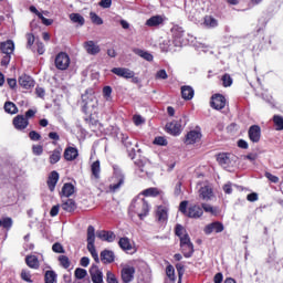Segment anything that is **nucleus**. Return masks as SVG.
I'll return each instance as SVG.
<instances>
[{
	"label": "nucleus",
	"instance_id": "nucleus-1",
	"mask_svg": "<svg viewBox=\"0 0 283 283\" xmlns=\"http://www.w3.org/2000/svg\"><path fill=\"white\" fill-rule=\"evenodd\" d=\"M129 212L136 213L140 220H144L149 216V202L143 198V195H139L132 201Z\"/></svg>",
	"mask_w": 283,
	"mask_h": 283
},
{
	"label": "nucleus",
	"instance_id": "nucleus-2",
	"mask_svg": "<svg viewBox=\"0 0 283 283\" xmlns=\"http://www.w3.org/2000/svg\"><path fill=\"white\" fill-rule=\"evenodd\" d=\"M82 101H83V112H85V114H90V112H92V109H96V107L98 106V101L96 99V97H94V95H82Z\"/></svg>",
	"mask_w": 283,
	"mask_h": 283
},
{
	"label": "nucleus",
	"instance_id": "nucleus-3",
	"mask_svg": "<svg viewBox=\"0 0 283 283\" xmlns=\"http://www.w3.org/2000/svg\"><path fill=\"white\" fill-rule=\"evenodd\" d=\"M125 185V175L120 171H115L113 182L109 185L111 191L116 193Z\"/></svg>",
	"mask_w": 283,
	"mask_h": 283
},
{
	"label": "nucleus",
	"instance_id": "nucleus-4",
	"mask_svg": "<svg viewBox=\"0 0 283 283\" xmlns=\"http://www.w3.org/2000/svg\"><path fill=\"white\" fill-rule=\"evenodd\" d=\"M233 156L227 153H221L217 157V161L223 169H229V167H233L235 165V160H233Z\"/></svg>",
	"mask_w": 283,
	"mask_h": 283
},
{
	"label": "nucleus",
	"instance_id": "nucleus-5",
	"mask_svg": "<svg viewBox=\"0 0 283 283\" xmlns=\"http://www.w3.org/2000/svg\"><path fill=\"white\" fill-rule=\"evenodd\" d=\"M55 67L57 70H67L70 67V55L65 52H61L55 57Z\"/></svg>",
	"mask_w": 283,
	"mask_h": 283
},
{
	"label": "nucleus",
	"instance_id": "nucleus-6",
	"mask_svg": "<svg viewBox=\"0 0 283 283\" xmlns=\"http://www.w3.org/2000/svg\"><path fill=\"white\" fill-rule=\"evenodd\" d=\"M136 275V268L132 265H124L122 269V280L124 283L134 282Z\"/></svg>",
	"mask_w": 283,
	"mask_h": 283
},
{
	"label": "nucleus",
	"instance_id": "nucleus-7",
	"mask_svg": "<svg viewBox=\"0 0 283 283\" xmlns=\"http://www.w3.org/2000/svg\"><path fill=\"white\" fill-rule=\"evenodd\" d=\"M202 139V133L199 128L190 130L186 135L185 144L186 145H196L199 140Z\"/></svg>",
	"mask_w": 283,
	"mask_h": 283
},
{
	"label": "nucleus",
	"instance_id": "nucleus-8",
	"mask_svg": "<svg viewBox=\"0 0 283 283\" xmlns=\"http://www.w3.org/2000/svg\"><path fill=\"white\" fill-rule=\"evenodd\" d=\"M210 105L213 109L217 111L224 109V107L227 106V98H224L223 95L217 94L212 96Z\"/></svg>",
	"mask_w": 283,
	"mask_h": 283
},
{
	"label": "nucleus",
	"instance_id": "nucleus-9",
	"mask_svg": "<svg viewBox=\"0 0 283 283\" xmlns=\"http://www.w3.org/2000/svg\"><path fill=\"white\" fill-rule=\"evenodd\" d=\"M111 72L116 76H120V78H134L136 76V73L127 67H114Z\"/></svg>",
	"mask_w": 283,
	"mask_h": 283
},
{
	"label": "nucleus",
	"instance_id": "nucleus-10",
	"mask_svg": "<svg viewBox=\"0 0 283 283\" xmlns=\"http://www.w3.org/2000/svg\"><path fill=\"white\" fill-rule=\"evenodd\" d=\"M222 231H224V224H222V222L216 221L212 222L208 226H206L205 228V233L207 235L211 234V233H222Z\"/></svg>",
	"mask_w": 283,
	"mask_h": 283
},
{
	"label": "nucleus",
	"instance_id": "nucleus-11",
	"mask_svg": "<svg viewBox=\"0 0 283 283\" xmlns=\"http://www.w3.org/2000/svg\"><path fill=\"white\" fill-rule=\"evenodd\" d=\"M90 275L93 283H105V281H103V271H101L98 266L92 265Z\"/></svg>",
	"mask_w": 283,
	"mask_h": 283
},
{
	"label": "nucleus",
	"instance_id": "nucleus-12",
	"mask_svg": "<svg viewBox=\"0 0 283 283\" xmlns=\"http://www.w3.org/2000/svg\"><path fill=\"white\" fill-rule=\"evenodd\" d=\"M95 235L102 242H114L116 240V234L112 231L98 230Z\"/></svg>",
	"mask_w": 283,
	"mask_h": 283
},
{
	"label": "nucleus",
	"instance_id": "nucleus-13",
	"mask_svg": "<svg viewBox=\"0 0 283 283\" xmlns=\"http://www.w3.org/2000/svg\"><path fill=\"white\" fill-rule=\"evenodd\" d=\"M168 134L172 136H178L182 132V125L178 120L170 122L166 125Z\"/></svg>",
	"mask_w": 283,
	"mask_h": 283
},
{
	"label": "nucleus",
	"instance_id": "nucleus-14",
	"mask_svg": "<svg viewBox=\"0 0 283 283\" xmlns=\"http://www.w3.org/2000/svg\"><path fill=\"white\" fill-rule=\"evenodd\" d=\"M18 83L21 87H23V90H32V87H34V80L27 74L21 75Z\"/></svg>",
	"mask_w": 283,
	"mask_h": 283
},
{
	"label": "nucleus",
	"instance_id": "nucleus-15",
	"mask_svg": "<svg viewBox=\"0 0 283 283\" xmlns=\"http://www.w3.org/2000/svg\"><path fill=\"white\" fill-rule=\"evenodd\" d=\"M28 125H30V122H28V118H25L23 115H18L13 118V126L20 132L25 129Z\"/></svg>",
	"mask_w": 283,
	"mask_h": 283
},
{
	"label": "nucleus",
	"instance_id": "nucleus-16",
	"mask_svg": "<svg viewBox=\"0 0 283 283\" xmlns=\"http://www.w3.org/2000/svg\"><path fill=\"white\" fill-rule=\"evenodd\" d=\"M168 213H169L168 206H159L156 212L158 222H167V219L169 218Z\"/></svg>",
	"mask_w": 283,
	"mask_h": 283
},
{
	"label": "nucleus",
	"instance_id": "nucleus-17",
	"mask_svg": "<svg viewBox=\"0 0 283 283\" xmlns=\"http://www.w3.org/2000/svg\"><path fill=\"white\" fill-rule=\"evenodd\" d=\"M202 213H205V211L202 210V208L200 206H190L188 208V212H187V217L188 218H202Z\"/></svg>",
	"mask_w": 283,
	"mask_h": 283
},
{
	"label": "nucleus",
	"instance_id": "nucleus-18",
	"mask_svg": "<svg viewBox=\"0 0 283 283\" xmlns=\"http://www.w3.org/2000/svg\"><path fill=\"white\" fill-rule=\"evenodd\" d=\"M84 50H86L87 54L94 56L101 52V46H98V44H96L94 41H87L84 43Z\"/></svg>",
	"mask_w": 283,
	"mask_h": 283
},
{
	"label": "nucleus",
	"instance_id": "nucleus-19",
	"mask_svg": "<svg viewBox=\"0 0 283 283\" xmlns=\"http://www.w3.org/2000/svg\"><path fill=\"white\" fill-rule=\"evenodd\" d=\"M261 129L260 126L253 125L249 129V138L252 143H260Z\"/></svg>",
	"mask_w": 283,
	"mask_h": 283
},
{
	"label": "nucleus",
	"instance_id": "nucleus-20",
	"mask_svg": "<svg viewBox=\"0 0 283 283\" xmlns=\"http://www.w3.org/2000/svg\"><path fill=\"white\" fill-rule=\"evenodd\" d=\"M163 23H165V18L163 15H153L146 21L148 28H158V25H163Z\"/></svg>",
	"mask_w": 283,
	"mask_h": 283
},
{
	"label": "nucleus",
	"instance_id": "nucleus-21",
	"mask_svg": "<svg viewBox=\"0 0 283 283\" xmlns=\"http://www.w3.org/2000/svg\"><path fill=\"white\" fill-rule=\"evenodd\" d=\"M59 182V172L56 170H53L48 178L46 185L50 189V191H54L56 188V184Z\"/></svg>",
	"mask_w": 283,
	"mask_h": 283
},
{
	"label": "nucleus",
	"instance_id": "nucleus-22",
	"mask_svg": "<svg viewBox=\"0 0 283 283\" xmlns=\"http://www.w3.org/2000/svg\"><path fill=\"white\" fill-rule=\"evenodd\" d=\"M0 50L3 54H13L14 52V42L12 40H8L6 42H1Z\"/></svg>",
	"mask_w": 283,
	"mask_h": 283
},
{
	"label": "nucleus",
	"instance_id": "nucleus-23",
	"mask_svg": "<svg viewBox=\"0 0 283 283\" xmlns=\"http://www.w3.org/2000/svg\"><path fill=\"white\" fill-rule=\"evenodd\" d=\"M96 240V230L94 226L87 228V249H94V242Z\"/></svg>",
	"mask_w": 283,
	"mask_h": 283
},
{
	"label": "nucleus",
	"instance_id": "nucleus-24",
	"mask_svg": "<svg viewBox=\"0 0 283 283\" xmlns=\"http://www.w3.org/2000/svg\"><path fill=\"white\" fill-rule=\"evenodd\" d=\"M64 158L65 160H76V158H78V149L74 147H67L64 150Z\"/></svg>",
	"mask_w": 283,
	"mask_h": 283
},
{
	"label": "nucleus",
	"instance_id": "nucleus-25",
	"mask_svg": "<svg viewBox=\"0 0 283 283\" xmlns=\"http://www.w3.org/2000/svg\"><path fill=\"white\" fill-rule=\"evenodd\" d=\"M114 258V252H112V250H104L101 253V260L104 264H112Z\"/></svg>",
	"mask_w": 283,
	"mask_h": 283
},
{
	"label": "nucleus",
	"instance_id": "nucleus-26",
	"mask_svg": "<svg viewBox=\"0 0 283 283\" xmlns=\"http://www.w3.org/2000/svg\"><path fill=\"white\" fill-rule=\"evenodd\" d=\"M199 196L201 200H209L210 198H213V190L209 186H205L199 190Z\"/></svg>",
	"mask_w": 283,
	"mask_h": 283
},
{
	"label": "nucleus",
	"instance_id": "nucleus-27",
	"mask_svg": "<svg viewBox=\"0 0 283 283\" xmlns=\"http://www.w3.org/2000/svg\"><path fill=\"white\" fill-rule=\"evenodd\" d=\"M193 87L191 86H182L181 87V96L185 101H191V98H193Z\"/></svg>",
	"mask_w": 283,
	"mask_h": 283
},
{
	"label": "nucleus",
	"instance_id": "nucleus-28",
	"mask_svg": "<svg viewBox=\"0 0 283 283\" xmlns=\"http://www.w3.org/2000/svg\"><path fill=\"white\" fill-rule=\"evenodd\" d=\"M202 25H205V28H208V29L218 28V20L211 15H206L203 18Z\"/></svg>",
	"mask_w": 283,
	"mask_h": 283
},
{
	"label": "nucleus",
	"instance_id": "nucleus-29",
	"mask_svg": "<svg viewBox=\"0 0 283 283\" xmlns=\"http://www.w3.org/2000/svg\"><path fill=\"white\" fill-rule=\"evenodd\" d=\"M74 185L64 184V186L62 187L61 196H63L64 198H70V196H74Z\"/></svg>",
	"mask_w": 283,
	"mask_h": 283
},
{
	"label": "nucleus",
	"instance_id": "nucleus-30",
	"mask_svg": "<svg viewBox=\"0 0 283 283\" xmlns=\"http://www.w3.org/2000/svg\"><path fill=\"white\" fill-rule=\"evenodd\" d=\"M171 34L176 41H180V39L185 36V29H182L180 25H174L171 28Z\"/></svg>",
	"mask_w": 283,
	"mask_h": 283
},
{
	"label": "nucleus",
	"instance_id": "nucleus-31",
	"mask_svg": "<svg viewBox=\"0 0 283 283\" xmlns=\"http://www.w3.org/2000/svg\"><path fill=\"white\" fill-rule=\"evenodd\" d=\"M62 209L69 213H72V211L76 210V201L73 199H67L62 203Z\"/></svg>",
	"mask_w": 283,
	"mask_h": 283
},
{
	"label": "nucleus",
	"instance_id": "nucleus-32",
	"mask_svg": "<svg viewBox=\"0 0 283 283\" xmlns=\"http://www.w3.org/2000/svg\"><path fill=\"white\" fill-rule=\"evenodd\" d=\"M134 54H137V56H140L142 59H145V61H154V55L151 53L144 51L142 49H134Z\"/></svg>",
	"mask_w": 283,
	"mask_h": 283
},
{
	"label": "nucleus",
	"instance_id": "nucleus-33",
	"mask_svg": "<svg viewBox=\"0 0 283 283\" xmlns=\"http://www.w3.org/2000/svg\"><path fill=\"white\" fill-rule=\"evenodd\" d=\"M25 263L30 269H39V259L34 255L27 256Z\"/></svg>",
	"mask_w": 283,
	"mask_h": 283
},
{
	"label": "nucleus",
	"instance_id": "nucleus-34",
	"mask_svg": "<svg viewBox=\"0 0 283 283\" xmlns=\"http://www.w3.org/2000/svg\"><path fill=\"white\" fill-rule=\"evenodd\" d=\"M63 151V149L57 148L55 150L52 151L51 156H50V164L51 165H56V163H59V160H61V153Z\"/></svg>",
	"mask_w": 283,
	"mask_h": 283
},
{
	"label": "nucleus",
	"instance_id": "nucleus-35",
	"mask_svg": "<svg viewBox=\"0 0 283 283\" xmlns=\"http://www.w3.org/2000/svg\"><path fill=\"white\" fill-rule=\"evenodd\" d=\"M70 20L73 23H77L78 25H85V18H83V15H81V13H71Z\"/></svg>",
	"mask_w": 283,
	"mask_h": 283
},
{
	"label": "nucleus",
	"instance_id": "nucleus-36",
	"mask_svg": "<svg viewBox=\"0 0 283 283\" xmlns=\"http://www.w3.org/2000/svg\"><path fill=\"white\" fill-rule=\"evenodd\" d=\"M140 196H146L147 198H156V196H160V191L158 188H148L144 190Z\"/></svg>",
	"mask_w": 283,
	"mask_h": 283
},
{
	"label": "nucleus",
	"instance_id": "nucleus-37",
	"mask_svg": "<svg viewBox=\"0 0 283 283\" xmlns=\"http://www.w3.org/2000/svg\"><path fill=\"white\" fill-rule=\"evenodd\" d=\"M92 175L94 178H101V161L96 160L91 166Z\"/></svg>",
	"mask_w": 283,
	"mask_h": 283
},
{
	"label": "nucleus",
	"instance_id": "nucleus-38",
	"mask_svg": "<svg viewBox=\"0 0 283 283\" xmlns=\"http://www.w3.org/2000/svg\"><path fill=\"white\" fill-rule=\"evenodd\" d=\"M180 247L184 249H193V244L191 243V240L189 239V234H185L184 237H180Z\"/></svg>",
	"mask_w": 283,
	"mask_h": 283
},
{
	"label": "nucleus",
	"instance_id": "nucleus-39",
	"mask_svg": "<svg viewBox=\"0 0 283 283\" xmlns=\"http://www.w3.org/2000/svg\"><path fill=\"white\" fill-rule=\"evenodd\" d=\"M118 245L120 249H134V242L129 238L119 239Z\"/></svg>",
	"mask_w": 283,
	"mask_h": 283
},
{
	"label": "nucleus",
	"instance_id": "nucleus-40",
	"mask_svg": "<svg viewBox=\"0 0 283 283\" xmlns=\"http://www.w3.org/2000/svg\"><path fill=\"white\" fill-rule=\"evenodd\" d=\"M56 272L55 271H46L44 274V282L45 283H54L56 282Z\"/></svg>",
	"mask_w": 283,
	"mask_h": 283
},
{
	"label": "nucleus",
	"instance_id": "nucleus-41",
	"mask_svg": "<svg viewBox=\"0 0 283 283\" xmlns=\"http://www.w3.org/2000/svg\"><path fill=\"white\" fill-rule=\"evenodd\" d=\"M4 111L7 112V114H17V112H19V108H17V105L14 103L6 102Z\"/></svg>",
	"mask_w": 283,
	"mask_h": 283
},
{
	"label": "nucleus",
	"instance_id": "nucleus-42",
	"mask_svg": "<svg viewBox=\"0 0 283 283\" xmlns=\"http://www.w3.org/2000/svg\"><path fill=\"white\" fill-rule=\"evenodd\" d=\"M202 209L206 213H211V216H218V213H220V210L211 205L203 203Z\"/></svg>",
	"mask_w": 283,
	"mask_h": 283
},
{
	"label": "nucleus",
	"instance_id": "nucleus-43",
	"mask_svg": "<svg viewBox=\"0 0 283 283\" xmlns=\"http://www.w3.org/2000/svg\"><path fill=\"white\" fill-rule=\"evenodd\" d=\"M273 123L276 127V132H282L283 129V117L280 115H274L273 116Z\"/></svg>",
	"mask_w": 283,
	"mask_h": 283
},
{
	"label": "nucleus",
	"instance_id": "nucleus-44",
	"mask_svg": "<svg viewBox=\"0 0 283 283\" xmlns=\"http://www.w3.org/2000/svg\"><path fill=\"white\" fill-rule=\"evenodd\" d=\"M74 275L76 280H85V277H87V270L77 268L74 272Z\"/></svg>",
	"mask_w": 283,
	"mask_h": 283
},
{
	"label": "nucleus",
	"instance_id": "nucleus-45",
	"mask_svg": "<svg viewBox=\"0 0 283 283\" xmlns=\"http://www.w3.org/2000/svg\"><path fill=\"white\" fill-rule=\"evenodd\" d=\"M155 78L157 81H167V78H169V75L167 74V71H165V69H161L157 71V73L155 74Z\"/></svg>",
	"mask_w": 283,
	"mask_h": 283
},
{
	"label": "nucleus",
	"instance_id": "nucleus-46",
	"mask_svg": "<svg viewBox=\"0 0 283 283\" xmlns=\"http://www.w3.org/2000/svg\"><path fill=\"white\" fill-rule=\"evenodd\" d=\"M175 233L178 238L187 235V230L181 224H177L175 228Z\"/></svg>",
	"mask_w": 283,
	"mask_h": 283
},
{
	"label": "nucleus",
	"instance_id": "nucleus-47",
	"mask_svg": "<svg viewBox=\"0 0 283 283\" xmlns=\"http://www.w3.org/2000/svg\"><path fill=\"white\" fill-rule=\"evenodd\" d=\"M166 274L169 280H176V270L174 269V265H167L166 268Z\"/></svg>",
	"mask_w": 283,
	"mask_h": 283
},
{
	"label": "nucleus",
	"instance_id": "nucleus-48",
	"mask_svg": "<svg viewBox=\"0 0 283 283\" xmlns=\"http://www.w3.org/2000/svg\"><path fill=\"white\" fill-rule=\"evenodd\" d=\"M92 23H95V25H103V19L98 17V14L91 12L90 13Z\"/></svg>",
	"mask_w": 283,
	"mask_h": 283
},
{
	"label": "nucleus",
	"instance_id": "nucleus-49",
	"mask_svg": "<svg viewBox=\"0 0 283 283\" xmlns=\"http://www.w3.org/2000/svg\"><path fill=\"white\" fill-rule=\"evenodd\" d=\"M169 48H171V40L164 39L160 42V50H163V52H169Z\"/></svg>",
	"mask_w": 283,
	"mask_h": 283
},
{
	"label": "nucleus",
	"instance_id": "nucleus-50",
	"mask_svg": "<svg viewBox=\"0 0 283 283\" xmlns=\"http://www.w3.org/2000/svg\"><path fill=\"white\" fill-rule=\"evenodd\" d=\"M59 262L63 269H70V258L65 255H60L59 256Z\"/></svg>",
	"mask_w": 283,
	"mask_h": 283
},
{
	"label": "nucleus",
	"instance_id": "nucleus-51",
	"mask_svg": "<svg viewBox=\"0 0 283 283\" xmlns=\"http://www.w3.org/2000/svg\"><path fill=\"white\" fill-rule=\"evenodd\" d=\"M222 83L223 87H231V85H233V78H231V75L224 74L222 76Z\"/></svg>",
	"mask_w": 283,
	"mask_h": 283
},
{
	"label": "nucleus",
	"instance_id": "nucleus-52",
	"mask_svg": "<svg viewBox=\"0 0 283 283\" xmlns=\"http://www.w3.org/2000/svg\"><path fill=\"white\" fill-rule=\"evenodd\" d=\"M1 226L3 227V229H7V231H10V229H12V218L2 219Z\"/></svg>",
	"mask_w": 283,
	"mask_h": 283
},
{
	"label": "nucleus",
	"instance_id": "nucleus-53",
	"mask_svg": "<svg viewBox=\"0 0 283 283\" xmlns=\"http://www.w3.org/2000/svg\"><path fill=\"white\" fill-rule=\"evenodd\" d=\"M21 280H23L24 282L32 283V274H30V271L22 270V272H21Z\"/></svg>",
	"mask_w": 283,
	"mask_h": 283
},
{
	"label": "nucleus",
	"instance_id": "nucleus-54",
	"mask_svg": "<svg viewBox=\"0 0 283 283\" xmlns=\"http://www.w3.org/2000/svg\"><path fill=\"white\" fill-rule=\"evenodd\" d=\"M106 282L107 283H118V280L116 279V275L114 273H112L111 271H108L106 273Z\"/></svg>",
	"mask_w": 283,
	"mask_h": 283
},
{
	"label": "nucleus",
	"instance_id": "nucleus-55",
	"mask_svg": "<svg viewBox=\"0 0 283 283\" xmlns=\"http://www.w3.org/2000/svg\"><path fill=\"white\" fill-rule=\"evenodd\" d=\"M103 96L106 98V101H109L112 98V87L111 86H105L103 88Z\"/></svg>",
	"mask_w": 283,
	"mask_h": 283
},
{
	"label": "nucleus",
	"instance_id": "nucleus-56",
	"mask_svg": "<svg viewBox=\"0 0 283 283\" xmlns=\"http://www.w3.org/2000/svg\"><path fill=\"white\" fill-rule=\"evenodd\" d=\"M135 165L138 167L139 174H145L147 170L145 169V161L143 160H136Z\"/></svg>",
	"mask_w": 283,
	"mask_h": 283
},
{
	"label": "nucleus",
	"instance_id": "nucleus-57",
	"mask_svg": "<svg viewBox=\"0 0 283 283\" xmlns=\"http://www.w3.org/2000/svg\"><path fill=\"white\" fill-rule=\"evenodd\" d=\"M154 145H159L161 147H166L167 140L165 137H156L154 140Z\"/></svg>",
	"mask_w": 283,
	"mask_h": 283
},
{
	"label": "nucleus",
	"instance_id": "nucleus-58",
	"mask_svg": "<svg viewBox=\"0 0 283 283\" xmlns=\"http://www.w3.org/2000/svg\"><path fill=\"white\" fill-rule=\"evenodd\" d=\"M32 151H33L34 156H41V154H43V146L34 145L32 147Z\"/></svg>",
	"mask_w": 283,
	"mask_h": 283
},
{
	"label": "nucleus",
	"instance_id": "nucleus-59",
	"mask_svg": "<svg viewBox=\"0 0 283 283\" xmlns=\"http://www.w3.org/2000/svg\"><path fill=\"white\" fill-rule=\"evenodd\" d=\"M177 272H178V277L179 280H182V275H185V265H182L181 263H178L176 265Z\"/></svg>",
	"mask_w": 283,
	"mask_h": 283
},
{
	"label": "nucleus",
	"instance_id": "nucleus-60",
	"mask_svg": "<svg viewBox=\"0 0 283 283\" xmlns=\"http://www.w3.org/2000/svg\"><path fill=\"white\" fill-rule=\"evenodd\" d=\"M39 19H41L43 25H52L54 23V20L43 17V13L39 14Z\"/></svg>",
	"mask_w": 283,
	"mask_h": 283
},
{
	"label": "nucleus",
	"instance_id": "nucleus-61",
	"mask_svg": "<svg viewBox=\"0 0 283 283\" xmlns=\"http://www.w3.org/2000/svg\"><path fill=\"white\" fill-rule=\"evenodd\" d=\"M29 138H31V140H41V134L36 133L35 130H32L29 133Z\"/></svg>",
	"mask_w": 283,
	"mask_h": 283
},
{
	"label": "nucleus",
	"instance_id": "nucleus-62",
	"mask_svg": "<svg viewBox=\"0 0 283 283\" xmlns=\"http://www.w3.org/2000/svg\"><path fill=\"white\" fill-rule=\"evenodd\" d=\"M189 205V202L187 201H181L179 205V211L181 213H184L185 216H187L188 211H187V206Z\"/></svg>",
	"mask_w": 283,
	"mask_h": 283
},
{
	"label": "nucleus",
	"instance_id": "nucleus-63",
	"mask_svg": "<svg viewBox=\"0 0 283 283\" xmlns=\"http://www.w3.org/2000/svg\"><path fill=\"white\" fill-rule=\"evenodd\" d=\"M133 120H134L135 125H137V126L143 125V123H145V119L140 115H135L133 117Z\"/></svg>",
	"mask_w": 283,
	"mask_h": 283
},
{
	"label": "nucleus",
	"instance_id": "nucleus-64",
	"mask_svg": "<svg viewBox=\"0 0 283 283\" xmlns=\"http://www.w3.org/2000/svg\"><path fill=\"white\" fill-rule=\"evenodd\" d=\"M27 41H28V48H32V45H34V34L28 33Z\"/></svg>",
	"mask_w": 283,
	"mask_h": 283
}]
</instances>
